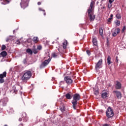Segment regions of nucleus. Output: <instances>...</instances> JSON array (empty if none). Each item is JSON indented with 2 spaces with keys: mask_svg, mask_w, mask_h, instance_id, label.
<instances>
[{
  "mask_svg": "<svg viewBox=\"0 0 126 126\" xmlns=\"http://www.w3.org/2000/svg\"><path fill=\"white\" fill-rule=\"evenodd\" d=\"M22 118H24V116H23V115H22Z\"/></svg>",
  "mask_w": 126,
  "mask_h": 126,
  "instance_id": "de8ad7c7",
  "label": "nucleus"
},
{
  "mask_svg": "<svg viewBox=\"0 0 126 126\" xmlns=\"http://www.w3.org/2000/svg\"><path fill=\"white\" fill-rule=\"evenodd\" d=\"M79 100H80V94H74L73 96V100L71 101L74 110H76V106H77Z\"/></svg>",
  "mask_w": 126,
  "mask_h": 126,
  "instance_id": "f257e3e1",
  "label": "nucleus"
},
{
  "mask_svg": "<svg viewBox=\"0 0 126 126\" xmlns=\"http://www.w3.org/2000/svg\"><path fill=\"white\" fill-rule=\"evenodd\" d=\"M51 62V59L49 58L48 60H45L40 65V68H44L45 66H47L48 64Z\"/></svg>",
  "mask_w": 126,
  "mask_h": 126,
  "instance_id": "39448f33",
  "label": "nucleus"
},
{
  "mask_svg": "<svg viewBox=\"0 0 126 126\" xmlns=\"http://www.w3.org/2000/svg\"><path fill=\"white\" fill-rule=\"evenodd\" d=\"M37 49L39 50V51L42 50V46L41 45L37 46Z\"/></svg>",
  "mask_w": 126,
  "mask_h": 126,
  "instance_id": "7c9ffc66",
  "label": "nucleus"
},
{
  "mask_svg": "<svg viewBox=\"0 0 126 126\" xmlns=\"http://www.w3.org/2000/svg\"><path fill=\"white\" fill-rule=\"evenodd\" d=\"M112 63V61H111V56H108L107 57V64L109 65Z\"/></svg>",
  "mask_w": 126,
  "mask_h": 126,
  "instance_id": "6ab92c4d",
  "label": "nucleus"
},
{
  "mask_svg": "<svg viewBox=\"0 0 126 126\" xmlns=\"http://www.w3.org/2000/svg\"><path fill=\"white\" fill-rule=\"evenodd\" d=\"M103 126H110V125L108 124H104Z\"/></svg>",
  "mask_w": 126,
  "mask_h": 126,
  "instance_id": "a19ab883",
  "label": "nucleus"
},
{
  "mask_svg": "<svg viewBox=\"0 0 126 126\" xmlns=\"http://www.w3.org/2000/svg\"><path fill=\"white\" fill-rule=\"evenodd\" d=\"M14 32H15V31H13V32L14 33Z\"/></svg>",
  "mask_w": 126,
  "mask_h": 126,
  "instance_id": "09e8293b",
  "label": "nucleus"
},
{
  "mask_svg": "<svg viewBox=\"0 0 126 126\" xmlns=\"http://www.w3.org/2000/svg\"><path fill=\"white\" fill-rule=\"evenodd\" d=\"M52 57L53 58H56V57H58V54L55 53H52Z\"/></svg>",
  "mask_w": 126,
  "mask_h": 126,
  "instance_id": "c85d7f7f",
  "label": "nucleus"
},
{
  "mask_svg": "<svg viewBox=\"0 0 126 126\" xmlns=\"http://www.w3.org/2000/svg\"><path fill=\"white\" fill-rule=\"evenodd\" d=\"M106 117L108 119H112L114 116H115V113H114V110L112 109L111 106H109L106 110L105 112Z\"/></svg>",
  "mask_w": 126,
  "mask_h": 126,
  "instance_id": "20e7f679",
  "label": "nucleus"
},
{
  "mask_svg": "<svg viewBox=\"0 0 126 126\" xmlns=\"http://www.w3.org/2000/svg\"><path fill=\"white\" fill-rule=\"evenodd\" d=\"M14 92L15 93H16V91H14Z\"/></svg>",
  "mask_w": 126,
  "mask_h": 126,
  "instance_id": "49530a36",
  "label": "nucleus"
},
{
  "mask_svg": "<svg viewBox=\"0 0 126 126\" xmlns=\"http://www.w3.org/2000/svg\"><path fill=\"white\" fill-rule=\"evenodd\" d=\"M13 36H10L7 37L6 39V42H9V41H12V40H13Z\"/></svg>",
  "mask_w": 126,
  "mask_h": 126,
  "instance_id": "a211bd4d",
  "label": "nucleus"
},
{
  "mask_svg": "<svg viewBox=\"0 0 126 126\" xmlns=\"http://www.w3.org/2000/svg\"><path fill=\"white\" fill-rule=\"evenodd\" d=\"M115 24L117 25V26H120V24H121V21L116 20L115 21Z\"/></svg>",
  "mask_w": 126,
  "mask_h": 126,
  "instance_id": "393cba45",
  "label": "nucleus"
},
{
  "mask_svg": "<svg viewBox=\"0 0 126 126\" xmlns=\"http://www.w3.org/2000/svg\"><path fill=\"white\" fill-rule=\"evenodd\" d=\"M112 3H110L108 4V8H111V7H112Z\"/></svg>",
  "mask_w": 126,
  "mask_h": 126,
  "instance_id": "473e14b6",
  "label": "nucleus"
},
{
  "mask_svg": "<svg viewBox=\"0 0 126 126\" xmlns=\"http://www.w3.org/2000/svg\"><path fill=\"white\" fill-rule=\"evenodd\" d=\"M0 102L3 103V105H6V103H7V98H4L3 99L0 100Z\"/></svg>",
  "mask_w": 126,
  "mask_h": 126,
  "instance_id": "dca6fc26",
  "label": "nucleus"
},
{
  "mask_svg": "<svg viewBox=\"0 0 126 126\" xmlns=\"http://www.w3.org/2000/svg\"><path fill=\"white\" fill-rule=\"evenodd\" d=\"M93 44L94 46L97 47V45H98L97 42V38L94 37L93 38Z\"/></svg>",
  "mask_w": 126,
  "mask_h": 126,
  "instance_id": "ddd939ff",
  "label": "nucleus"
},
{
  "mask_svg": "<svg viewBox=\"0 0 126 126\" xmlns=\"http://www.w3.org/2000/svg\"><path fill=\"white\" fill-rule=\"evenodd\" d=\"M64 81L66 82V83L67 84H71L72 83V80L71 79V78L70 77L66 76L64 78Z\"/></svg>",
  "mask_w": 126,
  "mask_h": 126,
  "instance_id": "1a4fd4ad",
  "label": "nucleus"
},
{
  "mask_svg": "<svg viewBox=\"0 0 126 126\" xmlns=\"http://www.w3.org/2000/svg\"><path fill=\"white\" fill-rule=\"evenodd\" d=\"M2 57H6L7 56V53L6 51H3L0 53Z\"/></svg>",
  "mask_w": 126,
  "mask_h": 126,
  "instance_id": "5701e85b",
  "label": "nucleus"
},
{
  "mask_svg": "<svg viewBox=\"0 0 126 126\" xmlns=\"http://www.w3.org/2000/svg\"><path fill=\"white\" fill-rule=\"evenodd\" d=\"M58 51L60 53H61V51H60V48H58Z\"/></svg>",
  "mask_w": 126,
  "mask_h": 126,
  "instance_id": "c03bdc74",
  "label": "nucleus"
},
{
  "mask_svg": "<svg viewBox=\"0 0 126 126\" xmlns=\"http://www.w3.org/2000/svg\"><path fill=\"white\" fill-rule=\"evenodd\" d=\"M103 0H101V1H103Z\"/></svg>",
  "mask_w": 126,
  "mask_h": 126,
  "instance_id": "603ef678",
  "label": "nucleus"
},
{
  "mask_svg": "<svg viewBox=\"0 0 126 126\" xmlns=\"http://www.w3.org/2000/svg\"><path fill=\"white\" fill-rule=\"evenodd\" d=\"M4 77H6V72H3V73L0 74V83L4 82Z\"/></svg>",
  "mask_w": 126,
  "mask_h": 126,
  "instance_id": "0eeeda50",
  "label": "nucleus"
},
{
  "mask_svg": "<svg viewBox=\"0 0 126 126\" xmlns=\"http://www.w3.org/2000/svg\"><path fill=\"white\" fill-rule=\"evenodd\" d=\"M102 59H100L98 61V62H97V63L95 65V69H98L102 67Z\"/></svg>",
  "mask_w": 126,
  "mask_h": 126,
  "instance_id": "9d476101",
  "label": "nucleus"
},
{
  "mask_svg": "<svg viewBox=\"0 0 126 126\" xmlns=\"http://www.w3.org/2000/svg\"><path fill=\"white\" fill-rule=\"evenodd\" d=\"M94 94H95V95H97V94H98V91H95V92H94Z\"/></svg>",
  "mask_w": 126,
  "mask_h": 126,
  "instance_id": "58836bf2",
  "label": "nucleus"
},
{
  "mask_svg": "<svg viewBox=\"0 0 126 126\" xmlns=\"http://www.w3.org/2000/svg\"><path fill=\"white\" fill-rule=\"evenodd\" d=\"M113 16H114V15L113 14L110 15V17L108 19V22H111V20H112V19L113 18Z\"/></svg>",
  "mask_w": 126,
  "mask_h": 126,
  "instance_id": "bb28decb",
  "label": "nucleus"
},
{
  "mask_svg": "<svg viewBox=\"0 0 126 126\" xmlns=\"http://www.w3.org/2000/svg\"><path fill=\"white\" fill-rule=\"evenodd\" d=\"M94 3V2L93 1V0H92L90 4V8L88 10V15L91 21H94V19H95L94 15L93 14H91V12H92V9L93 8Z\"/></svg>",
  "mask_w": 126,
  "mask_h": 126,
  "instance_id": "7ed1b4c3",
  "label": "nucleus"
},
{
  "mask_svg": "<svg viewBox=\"0 0 126 126\" xmlns=\"http://www.w3.org/2000/svg\"><path fill=\"white\" fill-rule=\"evenodd\" d=\"M26 52L29 55H33V51L30 49H27Z\"/></svg>",
  "mask_w": 126,
  "mask_h": 126,
  "instance_id": "412c9836",
  "label": "nucleus"
},
{
  "mask_svg": "<svg viewBox=\"0 0 126 126\" xmlns=\"http://www.w3.org/2000/svg\"><path fill=\"white\" fill-rule=\"evenodd\" d=\"M39 10L41 11V10H42V8H39Z\"/></svg>",
  "mask_w": 126,
  "mask_h": 126,
  "instance_id": "79ce46f5",
  "label": "nucleus"
},
{
  "mask_svg": "<svg viewBox=\"0 0 126 126\" xmlns=\"http://www.w3.org/2000/svg\"><path fill=\"white\" fill-rule=\"evenodd\" d=\"M37 4H38V5H41V4H42V3H41V2H37Z\"/></svg>",
  "mask_w": 126,
  "mask_h": 126,
  "instance_id": "4c0bfd02",
  "label": "nucleus"
},
{
  "mask_svg": "<svg viewBox=\"0 0 126 126\" xmlns=\"http://www.w3.org/2000/svg\"><path fill=\"white\" fill-rule=\"evenodd\" d=\"M65 97L66 99H68V100L71 99V98H72V96L69 93H67L65 94Z\"/></svg>",
  "mask_w": 126,
  "mask_h": 126,
  "instance_id": "2eb2a0df",
  "label": "nucleus"
},
{
  "mask_svg": "<svg viewBox=\"0 0 126 126\" xmlns=\"http://www.w3.org/2000/svg\"><path fill=\"white\" fill-rule=\"evenodd\" d=\"M16 44H17V45H19L20 44V41L19 40H17Z\"/></svg>",
  "mask_w": 126,
  "mask_h": 126,
  "instance_id": "72a5a7b5",
  "label": "nucleus"
},
{
  "mask_svg": "<svg viewBox=\"0 0 126 126\" xmlns=\"http://www.w3.org/2000/svg\"><path fill=\"white\" fill-rule=\"evenodd\" d=\"M107 96H108V94L107 93H103L101 94V97H102V98H103V99L107 98Z\"/></svg>",
  "mask_w": 126,
  "mask_h": 126,
  "instance_id": "4be33fe9",
  "label": "nucleus"
},
{
  "mask_svg": "<svg viewBox=\"0 0 126 126\" xmlns=\"http://www.w3.org/2000/svg\"><path fill=\"white\" fill-rule=\"evenodd\" d=\"M99 32L100 35H101V36H102V35H103V30H102V29L101 28H99Z\"/></svg>",
  "mask_w": 126,
  "mask_h": 126,
  "instance_id": "a878e982",
  "label": "nucleus"
},
{
  "mask_svg": "<svg viewBox=\"0 0 126 126\" xmlns=\"http://www.w3.org/2000/svg\"><path fill=\"white\" fill-rule=\"evenodd\" d=\"M44 16L46 15V12H44Z\"/></svg>",
  "mask_w": 126,
  "mask_h": 126,
  "instance_id": "a18cd8bd",
  "label": "nucleus"
},
{
  "mask_svg": "<svg viewBox=\"0 0 126 126\" xmlns=\"http://www.w3.org/2000/svg\"><path fill=\"white\" fill-rule=\"evenodd\" d=\"M113 94H114L115 96H116L118 99H121L122 98V93L119 91H114L113 92Z\"/></svg>",
  "mask_w": 126,
  "mask_h": 126,
  "instance_id": "6e6552de",
  "label": "nucleus"
},
{
  "mask_svg": "<svg viewBox=\"0 0 126 126\" xmlns=\"http://www.w3.org/2000/svg\"><path fill=\"white\" fill-rule=\"evenodd\" d=\"M43 11L45 12V10H43Z\"/></svg>",
  "mask_w": 126,
  "mask_h": 126,
  "instance_id": "3c124183",
  "label": "nucleus"
},
{
  "mask_svg": "<svg viewBox=\"0 0 126 126\" xmlns=\"http://www.w3.org/2000/svg\"><path fill=\"white\" fill-rule=\"evenodd\" d=\"M116 63H119V58L118 57V56L116 57Z\"/></svg>",
  "mask_w": 126,
  "mask_h": 126,
  "instance_id": "f704fd0d",
  "label": "nucleus"
},
{
  "mask_svg": "<svg viewBox=\"0 0 126 126\" xmlns=\"http://www.w3.org/2000/svg\"><path fill=\"white\" fill-rule=\"evenodd\" d=\"M32 41L34 42V43L36 44V43H38V41H39V38L38 37H34L32 39Z\"/></svg>",
  "mask_w": 126,
  "mask_h": 126,
  "instance_id": "aec40b11",
  "label": "nucleus"
},
{
  "mask_svg": "<svg viewBox=\"0 0 126 126\" xmlns=\"http://www.w3.org/2000/svg\"><path fill=\"white\" fill-rule=\"evenodd\" d=\"M29 0H22L21 2V6L22 8H25L28 6V3H29Z\"/></svg>",
  "mask_w": 126,
  "mask_h": 126,
  "instance_id": "423d86ee",
  "label": "nucleus"
},
{
  "mask_svg": "<svg viewBox=\"0 0 126 126\" xmlns=\"http://www.w3.org/2000/svg\"><path fill=\"white\" fill-rule=\"evenodd\" d=\"M32 73L30 70H26L24 72V74L22 77V80L24 82H27L28 80L31 78Z\"/></svg>",
  "mask_w": 126,
  "mask_h": 126,
  "instance_id": "f03ea898",
  "label": "nucleus"
},
{
  "mask_svg": "<svg viewBox=\"0 0 126 126\" xmlns=\"http://www.w3.org/2000/svg\"><path fill=\"white\" fill-rule=\"evenodd\" d=\"M116 17L118 18V19H121L122 16H121L120 14L118 13L116 14Z\"/></svg>",
  "mask_w": 126,
  "mask_h": 126,
  "instance_id": "cd10ccee",
  "label": "nucleus"
},
{
  "mask_svg": "<svg viewBox=\"0 0 126 126\" xmlns=\"http://www.w3.org/2000/svg\"><path fill=\"white\" fill-rule=\"evenodd\" d=\"M6 48V46H5L4 45H2L1 47V50H5V48Z\"/></svg>",
  "mask_w": 126,
  "mask_h": 126,
  "instance_id": "c756f323",
  "label": "nucleus"
},
{
  "mask_svg": "<svg viewBox=\"0 0 126 126\" xmlns=\"http://www.w3.org/2000/svg\"><path fill=\"white\" fill-rule=\"evenodd\" d=\"M126 26H124L122 30V32H125V31H126Z\"/></svg>",
  "mask_w": 126,
  "mask_h": 126,
  "instance_id": "2f4dec72",
  "label": "nucleus"
},
{
  "mask_svg": "<svg viewBox=\"0 0 126 126\" xmlns=\"http://www.w3.org/2000/svg\"><path fill=\"white\" fill-rule=\"evenodd\" d=\"M63 48L65 49L66 48V46H67V40H65L63 41Z\"/></svg>",
  "mask_w": 126,
  "mask_h": 126,
  "instance_id": "f3484780",
  "label": "nucleus"
},
{
  "mask_svg": "<svg viewBox=\"0 0 126 126\" xmlns=\"http://www.w3.org/2000/svg\"><path fill=\"white\" fill-rule=\"evenodd\" d=\"M19 122L22 121V118H19Z\"/></svg>",
  "mask_w": 126,
  "mask_h": 126,
  "instance_id": "ea45409f",
  "label": "nucleus"
},
{
  "mask_svg": "<svg viewBox=\"0 0 126 126\" xmlns=\"http://www.w3.org/2000/svg\"><path fill=\"white\" fill-rule=\"evenodd\" d=\"M32 52L33 54H36L38 53V49L36 48L32 49Z\"/></svg>",
  "mask_w": 126,
  "mask_h": 126,
  "instance_id": "b1692460",
  "label": "nucleus"
},
{
  "mask_svg": "<svg viewBox=\"0 0 126 126\" xmlns=\"http://www.w3.org/2000/svg\"><path fill=\"white\" fill-rule=\"evenodd\" d=\"M121 32V29L120 28H117L114 30V32L112 33L113 37H116Z\"/></svg>",
  "mask_w": 126,
  "mask_h": 126,
  "instance_id": "9b49d317",
  "label": "nucleus"
},
{
  "mask_svg": "<svg viewBox=\"0 0 126 126\" xmlns=\"http://www.w3.org/2000/svg\"><path fill=\"white\" fill-rule=\"evenodd\" d=\"M115 88L118 90H120V89H122V83L119 81H116V83L115 84Z\"/></svg>",
  "mask_w": 126,
  "mask_h": 126,
  "instance_id": "f8f14e48",
  "label": "nucleus"
},
{
  "mask_svg": "<svg viewBox=\"0 0 126 126\" xmlns=\"http://www.w3.org/2000/svg\"><path fill=\"white\" fill-rule=\"evenodd\" d=\"M60 111H61V112H65V106L64 105V104H61V106H60Z\"/></svg>",
  "mask_w": 126,
  "mask_h": 126,
  "instance_id": "4468645a",
  "label": "nucleus"
},
{
  "mask_svg": "<svg viewBox=\"0 0 126 126\" xmlns=\"http://www.w3.org/2000/svg\"><path fill=\"white\" fill-rule=\"evenodd\" d=\"M103 9H105V6L102 7Z\"/></svg>",
  "mask_w": 126,
  "mask_h": 126,
  "instance_id": "37998d69",
  "label": "nucleus"
},
{
  "mask_svg": "<svg viewBox=\"0 0 126 126\" xmlns=\"http://www.w3.org/2000/svg\"><path fill=\"white\" fill-rule=\"evenodd\" d=\"M115 0H109V3H112Z\"/></svg>",
  "mask_w": 126,
  "mask_h": 126,
  "instance_id": "e433bc0d",
  "label": "nucleus"
},
{
  "mask_svg": "<svg viewBox=\"0 0 126 126\" xmlns=\"http://www.w3.org/2000/svg\"><path fill=\"white\" fill-rule=\"evenodd\" d=\"M87 53L88 54V55L89 56H90L91 53H90V51L89 50L87 51Z\"/></svg>",
  "mask_w": 126,
  "mask_h": 126,
  "instance_id": "c9c22d12",
  "label": "nucleus"
},
{
  "mask_svg": "<svg viewBox=\"0 0 126 126\" xmlns=\"http://www.w3.org/2000/svg\"><path fill=\"white\" fill-rule=\"evenodd\" d=\"M4 126H7L6 125H5Z\"/></svg>",
  "mask_w": 126,
  "mask_h": 126,
  "instance_id": "8fccbe9b",
  "label": "nucleus"
}]
</instances>
